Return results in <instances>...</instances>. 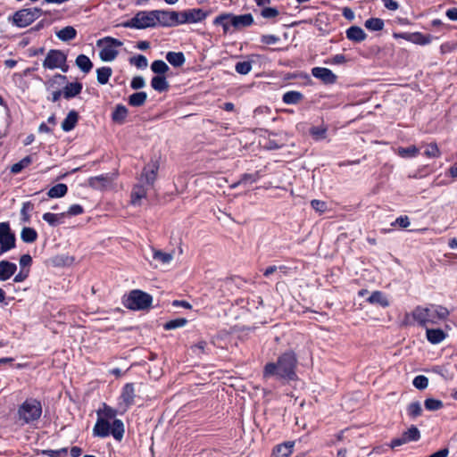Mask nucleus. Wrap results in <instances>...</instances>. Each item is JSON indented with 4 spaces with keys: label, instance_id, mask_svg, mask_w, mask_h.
I'll list each match as a JSON object with an SVG mask.
<instances>
[{
    "label": "nucleus",
    "instance_id": "obj_1",
    "mask_svg": "<svg viewBox=\"0 0 457 457\" xmlns=\"http://www.w3.org/2000/svg\"><path fill=\"white\" fill-rule=\"evenodd\" d=\"M297 359L293 352L281 354L277 362H268L263 369V378L276 377L278 379L295 380L296 378Z\"/></svg>",
    "mask_w": 457,
    "mask_h": 457
},
{
    "label": "nucleus",
    "instance_id": "obj_2",
    "mask_svg": "<svg viewBox=\"0 0 457 457\" xmlns=\"http://www.w3.org/2000/svg\"><path fill=\"white\" fill-rule=\"evenodd\" d=\"M413 320L423 328L438 324L449 316V311L436 304L417 306L411 312Z\"/></svg>",
    "mask_w": 457,
    "mask_h": 457
},
{
    "label": "nucleus",
    "instance_id": "obj_3",
    "mask_svg": "<svg viewBox=\"0 0 457 457\" xmlns=\"http://www.w3.org/2000/svg\"><path fill=\"white\" fill-rule=\"evenodd\" d=\"M124 424L122 420L114 419L112 422L97 417L96 422L93 428V436L104 438L112 436L113 438L120 442L124 436Z\"/></svg>",
    "mask_w": 457,
    "mask_h": 457
},
{
    "label": "nucleus",
    "instance_id": "obj_4",
    "mask_svg": "<svg viewBox=\"0 0 457 457\" xmlns=\"http://www.w3.org/2000/svg\"><path fill=\"white\" fill-rule=\"evenodd\" d=\"M17 414L22 424L37 421L42 414L41 403L37 399L29 398L20 405Z\"/></svg>",
    "mask_w": 457,
    "mask_h": 457
},
{
    "label": "nucleus",
    "instance_id": "obj_5",
    "mask_svg": "<svg viewBox=\"0 0 457 457\" xmlns=\"http://www.w3.org/2000/svg\"><path fill=\"white\" fill-rule=\"evenodd\" d=\"M122 45L123 43L120 40L112 37H105L97 40L96 46L101 47L99 52L101 60L104 62L113 61L119 54L116 48L121 46Z\"/></svg>",
    "mask_w": 457,
    "mask_h": 457
},
{
    "label": "nucleus",
    "instance_id": "obj_6",
    "mask_svg": "<svg viewBox=\"0 0 457 457\" xmlns=\"http://www.w3.org/2000/svg\"><path fill=\"white\" fill-rule=\"evenodd\" d=\"M156 25L155 10L140 11L136 13L132 19L122 24V26L125 28H132L137 29L153 28Z\"/></svg>",
    "mask_w": 457,
    "mask_h": 457
},
{
    "label": "nucleus",
    "instance_id": "obj_7",
    "mask_svg": "<svg viewBox=\"0 0 457 457\" xmlns=\"http://www.w3.org/2000/svg\"><path fill=\"white\" fill-rule=\"evenodd\" d=\"M152 302L153 297L149 294L141 290H132L124 301V305L133 311L145 310L151 306Z\"/></svg>",
    "mask_w": 457,
    "mask_h": 457
},
{
    "label": "nucleus",
    "instance_id": "obj_8",
    "mask_svg": "<svg viewBox=\"0 0 457 457\" xmlns=\"http://www.w3.org/2000/svg\"><path fill=\"white\" fill-rule=\"evenodd\" d=\"M42 15L40 8H28L17 11L13 15V23L20 28L30 25L34 21Z\"/></svg>",
    "mask_w": 457,
    "mask_h": 457
},
{
    "label": "nucleus",
    "instance_id": "obj_9",
    "mask_svg": "<svg viewBox=\"0 0 457 457\" xmlns=\"http://www.w3.org/2000/svg\"><path fill=\"white\" fill-rule=\"evenodd\" d=\"M67 61V55L61 50L51 49L48 51L44 62L45 69L54 70L61 67Z\"/></svg>",
    "mask_w": 457,
    "mask_h": 457
},
{
    "label": "nucleus",
    "instance_id": "obj_10",
    "mask_svg": "<svg viewBox=\"0 0 457 457\" xmlns=\"http://www.w3.org/2000/svg\"><path fill=\"white\" fill-rule=\"evenodd\" d=\"M16 237L12 232L9 222H0V245L12 250L15 247Z\"/></svg>",
    "mask_w": 457,
    "mask_h": 457
},
{
    "label": "nucleus",
    "instance_id": "obj_11",
    "mask_svg": "<svg viewBox=\"0 0 457 457\" xmlns=\"http://www.w3.org/2000/svg\"><path fill=\"white\" fill-rule=\"evenodd\" d=\"M135 397L136 391L134 384L127 383L122 388L119 402V406L122 409L123 412L134 404Z\"/></svg>",
    "mask_w": 457,
    "mask_h": 457
},
{
    "label": "nucleus",
    "instance_id": "obj_12",
    "mask_svg": "<svg viewBox=\"0 0 457 457\" xmlns=\"http://www.w3.org/2000/svg\"><path fill=\"white\" fill-rule=\"evenodd\" d=\"M177 16L178 12L176 11L155 10L156 23L157 25H161L162 27L177 26Z\"/></svg>",
    "mask_w": 457,
    "mask_h": 457
},
{
    "label": "nucleus",
    "instance_id": "obj_13",
    "mask_svg": "<svg viewBox=\"0 0 457 457\" xmlns=\"http://www.w3.org/2000/svg\"><path fill=\"white\" fill-rule=\"evenodd\" d=\"M395 37H402L416 45L426 46L432 42L434 37L420 32L395 34Z\"/></svg>",
    "mask_w": 457,
    "mask_h": 457
},
{
    "label": "nucleus",
    "instance_id": "obj_14",
    "mask_svg": "<svg viewBox=\"0 0 457 457\" xmlns=\"http://www.w3.org/2000/svg\"><path fill=\"white\" fill-rule=\"evenodd\" d=\"M159 165L156 162L146 164L140 177V182H145L147 186L152 187L156 179Z\"/></svg>",
    "mask_w": 457,
    "mask_h": 457
},
{
    "label": "nucleus",
    "instance_id": "obj_15",
    "mask_svg": "<svg viewBox=\"0 0 457 457\" xmlns=\"http://www.w3.org/2000/svg\"><path fill=\"white\" fill-rule=\"evenodd\" d=\"M312 74L325 84H334L337 81V75L328 68L314 67L312 69Z\"/></svg>",
    "mask_w": 457,
    "mask_h": 457
},
{
    "label": "nucleus",
    "instance_id": "obj_16",
    "mask_svg": "<svg viewBox=\"0 0 457 457\" xmlns=\"http://www.w3.org/2000/svg\"><path fill=\"white\" fill-rule=\"evenodd\" d=\"M113 179L109 174H102L88 179V185L90 187L97 190L104 189L111 185Z\"/></svg>",
    "mask_w": 457,
    "mask_h": 457
},
{
    "label": "nucleus",
    "instance_id": "obj_17",
    "mask_svg": "<svg viewBox=\"0 0 457 457\" xmlns=\"http://www.w3.org/2000/svg\"><path fill=\"white\" fill-rule=\"evenodd\" d=\"M209 12L200 8H194L184 11V21L187 23H196L206 19Z\"/></svg>",
    "mask_w": 457,
    "mask_h": 457
},
{
    "label": "nucleus",
    "instance_id": "obj_18",
    "mask_svg": "<svg viewBox=\"0 0 457 457\" xmlns=\"http://www.w3.org/2000/svg\"><path fill=\"white\" fill-rule=\"evenodd\" d=\"M17 265L9 261H0V281H6L15 274Z\"/></svg>",
    "mask_w": 457,
    "mask_h": 457
},
{
    "label": "nucleus",
    "instance_id": "obj_19",
    "mask_svg": "<svg viewBox=\"0 0 457 457\" xmlns=\"http://www.w3.org/2000/svg\"><path fill=\"white\" fill-rule=\"evenodd\" d=\"M426 337L429 343L432 345H437L445 339L446 333L440 328H426Z\"/></svg>",
    "mask_w": 457,
    "mask_h": 457
},
{
    "label": "nucleus",
    "instance_id": "obj_20",
    "mask_svg": "<svg viewBox=\"0 0 457 457\" xmlns=\"http://www.w3.org/2000/svg\"><path fill=\"white\" fill-rule=\"evenodd\" d=\"M346 37L353 42H362L366 39L367 35L359 26H352L345 31Z\"/></svg>",
    "mask_w": 457,
    "mask_h": 457
},
{
    "label": "nucleus",
    "instance_id": "obj_21",
    "mask_svg": "<svg viewBox=\"0 0 457 457\" xmlns=\"http://www.w3.org/2000/svg\"><path fill=\"white\" fill-rule=\"evenodd\" d=\"M253 23V17L251 13H245L241 15L234 14L233 28L235 29H240L251 26Z\"/></svg>",
    "mask_w": 457,
    "mask_h": 457
},
{
    "label": "nucleus",
    "instance_id": "obj_22",
    "mask_svg": "<svg viewBox=\"0 0 457 457\" xmlns=\"http://www.w3.org/2000/svg\"><path fill=\"white\" fill-rule=\"evenodd\" d=\"M129 110L123 104H117L112 113V120L117 124H123L128 116Z\"/></svg>",
    "mask_w": 457,
    "mask_h": 457
},
{
    "label": "nucleus",
    "instance_id": "obj_23",
    "mask_svg": "<svg viewBox=\"0 0 457 457\" xmlns=\"http://www.w3.org/2000/svg\"><path fill=\"white\" fill-rule=\"evenodd\" d=\"M82 84L80 82H71L68 83L62 90V95L64 98L70 99L75 97L79 94H80L82 90Z\"/></svg>",
    "mask_w": 457,
    "mask_h": 457
},
{
    "label": "nucleus",
    "instance_id": "obj_24",
    "mask_svg": "<svg viewBox=\"0 0 457 457\" xmlns=\"http://www.w3.org/2000/svg\"><path fill=\"white\" fill-rule=\"evenodd\" d=\"M147 189L142 184L136 185L131 191V204L139 205L140 201L146 196Z\"/></svg>",
    "mask_w": 457,
    "mask_h": 457
},
{
    "label": "nucleus",
    "instance_id": "obj_25",
    "mask_svg": "<svg viewBox=\"0 0 457 457\" xmlns=\"http://www.w3.org/2000/svg\"><path fill=\"white\" fill-rule=\"evenodd\" d=\"M166 60L173 67H181L186 62L185 55L182 52H168L166 54Z\"/></svg>",
    "mask_w": 457,
    "mask_h": 457
},
{
    "label": "nucleus",
    "instance_id": "obj_26",
    "mask_svg": "<svg viewBox=\"0 0 457 457\" xmlns=\"http://www.w3.org/2000/svg\"><path fill=\"white\" fill-rule=\"evenodd\" d=\"M78 120H79V115H78V112H75V111H71L66 118L63 120V121L62 122V129L63 131H71L72 130L77 122H78Z\"/></svg>",
    "mask_w": 457,
    "mask_h": 457
},
{
    "label": "nucleus",
    "instance_id": "obj_27",
    "mask_svg": "<svg viewBox=\"0 0 457 457\" xmlns=\"http://www.w3.org/2000/svg\"><path fill=\"white\" fill-rule=\"evenodd\" d=\"M367 301L371 304H378L381 307L389 306V302L386 296L381 291H374Z\"/></svg>",
    "mask_w": 457,
    "mask_h": 457
},
{
    "label": "nucleus",
    "instance_id": "obj_28",
    "mask_svg": "<svg viewBox=\"0 0 457 457\" xmlns=\"http://www.w3.org/2000/svg\"><path fill=\"white\" fill-rule=\"evenodd\" d=\"M151 86L155 91L160 93L167 91L170 87L166 78L161 75H157L152 79Z\"/></svg>",
    "mask_w": 457,
    "mask_h": 457
},
{
    "label": "nucleus",
    "instance_id": "obj_29",
    "mask_svg": "<svg viewBox=\"0 0 457 457\" xmlns=\"http://www.w3.org/2000/svg\"><path fill=\"white\" fill-rule=\"evenodd\" d=\"M77 36V30L72 26H67L56 32V37L63 41L67 42L72 40Z\"/></svg>",
    "mask_w": 457,
    "mask_h": 457
},
{
    "label": "nucleus",
    "instance_id": "obj_30",
    "mask_svg": "<svg viewBox=\"0 0 457 457\" xmlns=\"http://www.w3.org/2000/svg\"><path fill=\"white\" fill-rule=\"evenodd\" d=\"M78 68L84 73H88L93 68V63L90 59L85 54H79L75 61Z\"/></svg>",
    "mask_w": 457,
    "mask_h": 457
},
{
    "label": "nucleus",
    "instance_id": "obj_31",
    "mask_svg": "<svg viewBox=\"0 0 457 457\" xmlns=\"http://www.w3.org/2000/svg\"><path fill=\"white\" fill-rule=\"evenodd\" d=\"M294 443L287 442L277 446L273 452V457H288L293 451Z\"/></svg>",
    "mask_w": 457,
    "mask_h": 457
},
{
    "label": "nucleus",
    "instance_id": "obj_32",
    "mask_svg": "<svg viewBox=\"0 0 457 457\" xmlns=\"http://www.w3.org/2000/svg\"><path fill=\"white\" fill-rule=\"evenodd\" d=\"M147 99V95L145 92H137L129 96V104L133 107H139L145 104Z\"/></svg>",
    "mask_w": 457,
    "mask_h": 457
},
{
    "label": "nucleus",
    "instance_id": "obj_33",
    "mask_svg": "<svg viewBox=\"0 0 457 457\" xmlns=\"http://www.w3.org/2000/svg\"><path fill=\"white\" fill-rule=\"evenodd\" d=\"M117 413L118 412L115 409L110 407L106 403H103V408L99 409L96 411L97 417H100L104 420L106 419V420L108 421H110L111 420H114V419L117 416Z\"/></svg>",
    "mask_w": 457,
    "mask_h": 457
},
{
    "label": "nucleus",
    "instance_id": "obj_34",
    "mask_svg": "<svg viewBox=\"0 0 457 457\" xmlns=\"http://www.w3.org/2000/svg\"><path fill=\"white\" fill-rule=\"evenodd\" d=\"M303 96L299 91H288L283 95L282 100L286 104H296L302 99Z\"/></svg>",
    "mask_w": 457,
    "mask_h": 457
},
{
    "label": "nucleus",
    "instance_id": "obj_35",
    "mask_svg": "<svg viewBox=\"0 0 457 457\" xmlns=\"http://www.w3.org/2000/svg\"><path fill=\"white\" fill-rule=\"evenodd\" d=\"M68 187L63 183H59L54 187H52L48 192L47 195L50 198H58L62 197L67 194Z\"/></svg>",
    "mask_w": 457,
    "mask_h": 457
},
{
    "label": "nucleus",
    "instance_id": "obj_36",
    "mask_svg": "<svg viewBox=\"0 0 457 457\" xmlns=\"http://www.w3.org/2000/svg\"><path fill=\"white\" fill-rule=\"evenodd\" d=\"M153 259L159 263L168 264L173 260V254L170 253H164L161 250L153 249Z\"/></svg>",
    "mask_w": 457,
    "mask_h": 457
},
{
    "label": "nucleus",
    "instance_id": "obj_37",
    "mask_svg": "<svg viewBox=\"0 0 457 457\" xmlns=\"http://www.w3.org/2000/svg\"><path fill=\"white\" fill-rule=\"evenodd\" d=\"M364 26L370 31H380L384 29L385 22L380 18H370L366 20Z\"/></svg>",
    "mask_w": 457,
    "mask_h": 457
},
{
    "label": "nucleus",
    "instance_id": "obj_38",
    "mask_svg": "<svg viewBox=\"0 0 457 457\" xmlns=\"http://www.w3.org/2000/svg\"><path fill=\"white\" fill-rule=\"evenodd\" d=\"M21 238L24 243H33L37 238V231L29 227H24L21 232Z\"/></svg>",
    "mask_w": 457,
    "mask_h": 457
},
{
    "label": "nucleus",
    "instance_id": "obj_39",
    "mask_svg": "<svg viewBox=\"0 0 457 457\" xmlns=\"http://www.w3.org/2000/svg\"><path fill=\"white\" fill-rule=\"evenodd\" d=\"M309 132L314 140L320 141L327 137L328 128L324 125L313 126L310 129Z\"/></svg>",
    "mask_w": 457,
    "mask_h": 457
},
{
    "label": "nucleus",
    "instance_id": "obj_40",
    "mask_svg": "<svg viewBox=\"0 0 457 457\" xmlns=\"http://www.w3.org/2000/svg\"><path fill=\"white\" fill-rule=\"evenodd\" d=\"M112 74V70L110 67H101L96 70L97 81L101 85L108 82Z\"/></svg>",
    "mask_w": 457,
    "mask_h": 457
},
{
    "label": "nucleus",
    "instance_id": "obj_41",
    "mask_svg": "<svg viewBox=\"0 0 457 457\" xmlns=\"http://www.w3.org/2000/svg\"><path fill=\"white\" fill-rule=\"evenodd\" d=\"M402 435L406 439L407 443L416 442V441L420 440V432L418 429V428L414 425H411Z\"/></svg>",
    "mask_w": 457,
    "mask_h": 457
},
{
    "label": "nucleus",
    "instance_id": "obj_42",
    "mask_svg": "<svg viewBox=\"0 0 457 457\" xmlns=\"http://www.w3.org/2000/svg\"><path fill=\"white\" fill-rule=\"evenodd\" d=\"M32 157L30 155L25 156L20 162L14 163L11 167V172L13 174L20 173L23 169L28 167L32 162Z\"/></svg>",
    "mask_w": 457,
    "mask_h": 457
},
{
    "label": "nucleus",
    "instance_id": "obj_43",
    "mask_svg": "<svg viewBox=\"0 0 457 457\" xmlns=\"http://www.w3.org/2000/svg\"><path fill=\"white\" fill-rule=\"evenodd\" d=\"M168 64L162 60L154 61L151 64V70L155 74L163 75L169 71Z\"/></svg>",
    "mask_w": 457,
    "mask_h": 457
},
{
    "label": "nucleus",
    "instance_id": "obj_44",
    "mask_svg": "<svg viewBox=\"0 0 457 457\" xmlns=\"http://www.w3.org/2000/svg\"><path fill=\"white\" fill-rule=\"evenodd\" d=\"M65 216V212L55 214L52 212H46L43 214V220L50 226L55 227L61 223L60 219Z\"/></svg>",
    "mask_w": 457,
    "mask_h": 457
},
{
    "label": "nucleus",
    "instance_id": "obj_45",
    "mask_svg": "<svg viewBox=\"0 0 457 457\" xmlns=\"http://www.w3.org/2000/svg\"><path fill=\"white\" fill-rule=\"evenodd\" d=\"M419 152V148H417L415 145H411L409 147H400L397 150L398 155L403 158L415 157L418 155Z\"/></svg>",
    "mask_w": 457,
    "mask_h": 457
},
{
    "label": "nucleus",
    "instance_id": "obj_46",
    "mask_svg": "<svg viewBox=\"0 0 457 457\" xmlns=\"http://www.w3.org/2000/svg\"><path fill=\"white\" fill-rule=\"evenodd\" d=\"M408 415L416 419L422 414V407L420 402H412L407 406Z\"/></svg>",
    "mask_w": 457,
    "mask_h": 457
},
{
    "label": "nucleus",
    "instance_id": "obj_47",
    "mask_svg": "<svg viewBox=\"0 0 457 457\" xmlns=\"http://www.w3.org/2000/svg\"><path fill=\"white\" fill-rule=\"evenodd\" d=\"M129 63L137 69H145L148 65V61L145 55L137 54L129 59Z\"/></svg>",
    "mask_w": 457,
    "mask_h": 457
},
{
    "label": "nucleus",
    "instance_id": "obj_48",
    "mask_svg": "<svg viewBox=\"0 0 457 457\" xmlns=\"http://www.w3.org/2000/svg\"><path fill=\"white\" fill-rule=\"evenodd\" d=\"M424 406L426 410L430 411H438L441 408H443L444 404L441 400L434 399V398H428L424 402Z\"/></svg>",
    "mask_w": 457,
    "mask_h": 457
},
{
    "label": "nucleus",
    "instance_id": "obj_49",
    "mask_svg": "<svg viewBox=\"0 0 457 457\" xmlns=\"http://www.w3.org/2000/svg\"><path fill=\"white\" fill-rule=\"evenodd\" d=\"M187 320L185 318L175 319V320H171L166 322L164 324L163 328L166 330H171V329L184 327L187 324Z\"/></svg>",
    "mask_w": 457,
    "mask_h": 457
},
{
    "label": "nucleus",
    "instance_id": "obj_50",
    "mask_svg": "<svg viewBox=\"0 0 457 457\" xmlns=\"http://www.w3.org/2000/svg\"><path fill=\"white\" fill-rule=\"evenodd\" d=\"M424 154L428 158H437L441 155V152L436 143L427 145Z\"/></svg>",
    "mask_w": 457,
    "mask_h": 457
},
{
    "label": "nucleus",
    "instance_id": "obj_51",
    "mask_svg": "<svg viewBox=\"0 0 457 457\" xmlns=\"http://www.w3.org/2000/svg\"><path fill=\"white\" fill-rule=\"evenodd\" d=\"M235 70L239 74L246 75L252 70V63L248 61L238 62L235 66Z\"/></svg>",
    "mask_w": 457,
    "mask_h": 457
},
{
    "label": "nucleus",
    "instance_id": "obj_52",
    "mask_svg": "<svg viewBox=\"0 0 457 457\" xmlns=\"http://www.w3.org/2000/svg\"><path fill=\"white\" fill-rule=\"evenodd\" d=\"M413 386L420 390L426 389L428 386V379L424 375H419L412 381Z\"/></svg>",
    "mask_w": 457,
    "mask_h": 457
},
{
    "label": "nucleus",
    "instance_id": "obj_53",
    "mask_svg": "<svg viewBox=\"0 0 457 457\" xmlns=\"http://www.w3.org/2000/svg\"><path fill=\"white\" fill-rule=\"evenodd\" d=\"M213 24L216 26H221L223 29V32L225 34H227L229 31V26L228 23H227V18L224 13L218 15L213 20Z\"/></svg>",
    "mask_w": 457,
    "mask_h": 457
},
{
    "label": "nucleus",
    "instance_id": "obj_54",
    "mask_svg": "<svg viewBox=\"0 0 457 457\" xmlns=\"http://www.w3.org/2000/svg\"><path fill=\"white\" fill-rule=\"evenodd\" d=\"M279 14V12L277 8L274 7H264L261 11L262 17L265 19H273L276 18Z\"/></svg>",
    "mask_w": 457,
    "mask_h": 457
},
{
    "label": "nucleus",
    "instance_id": "obj_55",
    "mask_svg": "<svg viewBox=\"0 0 457 457\" xmlns=\"http://www.w3.org/2000/svg\"><path fill=\"white\" fill-rule=\"evenodd\" d=\"M41 454L49 457H61L67 454V448H61L59 450H42Z\"/></svg>",
    "mask_w": 457,
    "mask_h": 457
},
{
    "label": "nucleus",
    "instance_id": "obj_56",
    "mask_svg": "<svg viewBox=\"0 0 457 457\" xmlns=\"http://www.w3.org/2000/svg\"><path fill=\"white\" fill-rule=\"evenodd\" d=\"M145 86V80L142 76L134 77L130 82L131 88L135 89V90L143 88Z\"/></svg>",
    "mask_w": 457,
    "mask_h": 457
},
{
    "label": "nucleus",
    "instance_id": "obj_57",
    "mask_svg": "<svg viewBox=\"0 0 457 457\" xmlns=\"http://www.w3.org/2000/svg\"><path fill=\"white\" fill-rule=\"evenodd\" d=\"M206 347H207V342L204 340H200L197 343H195V345H193L191 346V349L195 353L199 354V353H205Z\"/></svg>",
    "mask_w": 457,
    "mask_h": 457
},
{
    "label": "nucleus",
    "instance_id": "obj_58",
    "mask_svg": "<svg viewBox=\"0 0 457 457\" xmlns=\"http://www.w3.org/2000/svg\"><path fill=\"white\" fill-rule=\"evenodd\" d=\"M411 222H410V219L408 218V216L404 215V216H400L398 217L393 223H392V226H399L400 228H407L409 226H410Z\"/></svg>",
    "mask_w": 457,
    "mask_h": 457
},
{
    "label": "nucleus",
    "instance_id": "obj_59",
    "mask_svg": "<svg viewBox=\"0 0 457 457\" xmlns=\"http://www.w3.org/2000/svg\"><path fill=\"white\" fill-rule=\"evenodd\" d=\"M84 212V209L83 207L80 205V204H72L69 207L67 212H65V215H70V216H76V215H79L81 213Z\"/></svg>",
    "mask_w": 457,
    "mask_h": 457
},
{
    "label": "nucleus",
    "instance_id": "obj_60",
    "mask_svg": "<svg viewBox=\"0 0 457 457\" xmlns=\"http://www.w3.org/2000/svg\"><path fill=\"white\" fill-rule=\"evenodd\" d=\"M257 175L256 174H250V173H245L241 176L240 179L238 180V183L242 184H252L257 181Z\"/></svg>",
    "mask_w": 457,
    "mask_h": 457
},
{
    "label": "nucleus",
    "instance_id": "obj_61",
    "mask_svg": "<svg viewBox=\"0 0 457 457\" xmlns=\"http://www.w3.org/2000/svg\"><path fill=\"white\" fill-rule=\"evenodd\" d=\"M311 205L315 211L319 212H324L327 210V204L320 200H312L311 202Z\"/></svg>",
    "mask_w": 457,
    "mask_h": 457
},
{
    "label": "nucleus",
    "instance_id": "obj_62",
    "mask_svg": "<svg viewBox=\"0 0 457 457\" xmlns=\"http://www.w3.org/2000/svg\"><path fill=\"white\" fill-rule=\"evenodd\" d=\"M345 62H346L345 55H344L342 54H336L333 57H331L330 60L326 61V63L337 64H337H343Z\"/></svg>",
    "mask_w": 457,
    "mask_h": 457
},
{
    "label": "nucleus",
    "instance_id": "obj_63",
    "mask_svg": "<svg viewBox=\"0 0 457 457\" xmlns=\"http://www.w3.org/2000/svg\"><path fill=\"white\" fill-rule=\"evenodd\" d=\"M279 40L275 35H263L261 38L262 43L266 45H274Z\"/></svg>",
    "mask_w": 457,
    "mask_h": 457
},
{
    "label": "nucleus",
    "instance_id": "obj_64",
    "mask_svg": "<svg viewBox=\"0 0 457 457\" xmlns=\"http://www.w3.org/2000/svg\"><path fill=\"white\" fill-rule=\"evenodd\" d=\"M381 2L389 11H396L399 8V4L395 0H381Z\"/></svg>",
    "mask_w": 457,
    "mask_h": 457
}]
</instances>
